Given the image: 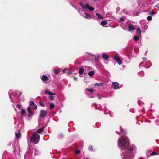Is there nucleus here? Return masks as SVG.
<instances>
[{"instance_id":"f257e3e1","label":"nucleus","mask_w":159,"mask_h":159,"mask_svg":"<svg viewBox=\"0 0 159 159\" xmlns=\"http://www.w3.org/2000/svg\"><path fill=\"white\" fill-rule=\"evenodd\" d=\"M118 143L119 148L121 150L126 149L129 145V140L125 136H122L119 139Z\"/></svg>"},{"instance_id":"f03ea898","label":"nucleus","mask_w":159,"mask_h":159,"mask_svg":"<svg viewBox=\"0 0 159 159\" xmlns=\"http://www.w3.org/2000/svg\"><path fill=\"white\" fill-rule=\"evenodd\" d=\"M31 141L35 144L38 143L40 140V135L35 133H34L31 137Z\"/></svg>"},{"instance_id":"7ed1b4c3","label":"nucleus","mask_w":159,"mask_h":159,"mask_svg":"<svg viewBox=\"0 0 159 159\" xmlns=\"http://www.w3.org/2000/svg\"><path fill=\"white\" fill-rule=\"evenodd\" d=\"M80 4L84 10H85L88 9L90 11H93L94 10V8L88 5L87 4H86L84 6L82 2H80Z\"/></svg>"},{"instance_id":"20e7f679","label":"nucleus","mask_w":159,"mask_h":159,"mask_svg":"<svg viewBox=\"0 0 159 159\" xmlns=\"http://www.w3.org/2000/svg\"><path fill=\"white\" fill-rule=\"evenodd\" d=\"M47 112L46 111L44 110H41L40 112V117H45L47 116Z\"/></svg>"},{"instance_id":"39448f33","label":"nucleus","mask_w":159,"mask_h":159,"mask_svg":"<svg viewBox=\"0 0 159 159\" xmlns=\"http://www.w3.org/2000/svg\"><path fill=\"white\" fill-rule=\"evenodd\" d=\"M114 59L120 65L122 64V61L121 59L117 55L114 56Z\"/></svg>"},{"instance_id":"423d86ee","label":"nucleus","mask_w":159,"mask_h":159,"mask_svg":"<svg viewBox=\"0 0 159 159\" xmlns=\"http://www.w3.org/2000/svg\"><path fill=\"white\" fill-rule=\"evenodd\" d=\"M111 86L115 90H116L119 87V84L117 82H113L112 83Z\"/></svg>"},{"instance_id":"0eeeda50","label":"nucleus","mask_w":159,"mask_h":159,"mask_svg":"<svg viewBox=\"0 0 159 159\" xmlns=\"http://www.w3.org/2000/svg\"><path fill=\"white\" fill-rule=\"evenodd\" d=\"M81 16L86 19H89L91 18V16L89 14L87 13L81 14Z\"/></svg>"},{"instance_id":"6e6552de","label":"nucleus","mask_w":159,"mask_h":159,"mask_svg":"<svg viewBox=\"0 0 159 159\" xmlns=\"http://www.w3.org/2000/svg\"><path fill=\"white\" fill-rule=\"evenodd\" d=\"M128 31H131L135 29V27L132 24H130L128 26Z\"/></svg>"},{"instance_id":"1a4fd4ad","label":"nucleus","mask_w":159,"mask_h":159,"mask_svg":"<svg viewBox=\"0 0 159 159\" xmlns=\"http://www.w3.org/2000/svg\"><path fill=\"white\" fill-rule=\"evenodd\" d=\"M27 111L28 112V117H32L33 115V114L31 112V107H29L27 108Z\"/></svg>"},{"instance_id":"9d476101","label":"nucleus","mask_w":159,"mask_h":159,"mask_svg":"<svg viewBox=\"0 0 159 159\" xmlns=\"http://www.w3.org/2000/svg\"><path fill=\"white\" fill-rule=\"evenodd\" d=\"M86 66H82L79 70V73L80 75H82L83 74L84 72V69L83 67H86Z\"/></svg>"},{"instance_id":"9b49d317","label":"nucleus","mask_w":159,"mask_h":159,"mask_svg":"<svg viewBox=\"0 0 159 159\" xmlns=\"http://www.w3.org/2000/svg\"><path fill=\"white\" fill-rule=\"evenodd\" d=\"M102 57L105 60H107L110 58L109 56L106 53L102 54Z\"/></svg>"},{"instance_id":"f8f14e48","label":"nucleus","mask_w":159,"mask_h":159,"mask_svg":"<svg viewBox=\"0 0 159 159\" xmlns=\"http://www.w3.org/2000/svg\"><path fill=\"white\" fill-rule=\"evenodd\" d=\"M41 79L43 81H48V78L47 76L44 75L42 77Z\"/></svg>"},{"instance_id":"ddd939ff","label":"nucleus","mask_w":159,"mask_h":159,"mask_svg":"<svg viewBox=\"0 0 159 159\" xmlns=\"http://www.w3.org/2000/svg\"><path fill=\"white\" fill-rule=\"evenodd\" d=\"M128 147H127V148L126 149H125L123 150H121L122 151L125 150V151H124V152H122V154L124 156H126L128 155L127 152L128 151Z\"/></svg>"},{"instance_id":"4468645a","label":"nucleus","mask_w":159,"mask_h":159,"mask_svg":"<svg viewBox=\"0 0 159 159\" xmlns=\"http://www.w3.org/2000/svg\"><path fill=\"white\" fill-rule=\"evenodd\" d=\"M44 128V127L43 126L42 127V128H40V129L37 130L36 131V133H40L42 132Z\"/></svg>"},{"instance_id":"2eb2a0df","label":"nucleus","mask_w":159,"mask_h":159,"mask_svg":"<svg viewBox=\"0 0 159 159\" xmlns=\"http://www.w3.org/2000/svg\"><path fill=\"white\" fill-rule=\"evenodd\" d=\"M134 40H139L141 39V36L140 34L137 36H134Z\"/></svg>"},{"instance_id":"dca6fc26","label":"nucleus","mask_w":159,"mask_h":159,"mask_svg":"<svg viewBox=\"0 0 159 159\" xmlns=\"http://www.w3.org/2000/svg\"><path fill=\"white\" fill-rule=\"evenodd\" d=\"M15 134L16 137L18 138H20L21 136V133L19 132V133H16Z\"/></svg>"},{"instance_id":"f3484780","label":"nucleus","mask_w":159,"mask_h":159,"mask_svg":"<svg viewBox=\"0 0 159 159\" xmlns=\"http://www.w3.org/2000/svg\"><path fill=\"white\" fill-rule=\"evenodd\" d=\"M95 73L94 71H90L88 74V75L89 76H92Z\"/></svg>"},{"instance_id":"a211bd4d","label":"nucleus","mask_w":159,"mask_h":159,"mask_svg":"<svg viewBox=\"0 0 159 159\" xmlns=\"http://www.w3.org/2000/svg\"><path fill=\"white\" fill-rule=\"evenodd\" d=\"M103 83L102 82L101 83H96L94 85L95 86H97L98 87H100L103 85Z\"/></svg>"},{"instance_id":"6ab92c4d","label":"nucleus","mask_w":159,"mask_h":159,"mask_svg":"<svg viewBox=\"0 0 159 159\" xmlns=\"http://www.w3.org/2000/svg\"><path fill=\"white\" fill-rule=\"evenodd\" d=\"M96 15L98 17V18L99 19H102L104 18L103 17L101 16L100 14L98 13H96Z\"/></svg>"},{"instance_id":"aec40b11","label":"nucleus","mask_w":159,"mask_h":159,"mask_svg":"<svg viewBox=\"0 0 159 159\" xmlns=\"http://www.w3.org/2000/svg\"><path fill=\"white\" fill-rule=\"evenodd\" d=\"M136 31L137 34H140L141 33V30L140 28H137L136 30Z\"/></svg>"},{"instance_id":"412c9836","label":"nucleus","mask_w":159,"mask_h":159,"mask_svg":"<svg viewBox=\"0 0 159 159\" xmlns=\"http://www.w3.org/2000/svg\"><path fill=\"white\" fill-rule=\"evenodd\" d=\"M107 24V22L106 21H102L101 22V25L103 26H105Z\"/></svg>"},{"instance_id":"4be33fe9","label":"nucleus","mask_w":159,"mask_h":159,"mask_svg":"<svg viewBox=\"0 0 159 159\" xmlns=\"http://www.w3.org/2000/svg\"><path fill=\"white\" fill-rule=\"evenodd\" d=\"M44 93L46 94L51 95V92L48 90H46L45 91Z\"/></svg>"},{"instance_id":"5701e85b","label":"nucleus","mask_w":159,"mask_h":159,"mask_svg":"<svg viewBox=\"0 0 159 159\" xmlns=\"http://www.w3.org/2000/svg\"><path fill=\"white\" fill-rule=\"evenodd\" d=\"M49 106L50 109H52L54 108L55 107V105L53 103H52L50 104Z\"/></svg>"},{"instance_id":"b1692460","label":"nucleus","mask_w":159,"mask_h":159,"mask_svg":"<svg viewBox=\"0 0 159 159\" xmlns=\"http://www.w3.org/2000/svg\"><path fill=\"white\" fill-rule=\"evenodd\" d=\"M59 70L58 69L54 70V72L56 74H59Z\"/></svg>"},{"instance_id":"393cba45","label":"nucleus","mask_w":159,"mask_h":159,"mask_svg":"<svg viewBox=\"0 0 159 159\" xmlns=\"http://www.w3.org/2000/svg\"><path fill=\"white\" fill-rule=\"evenodd\" d=\"M25 113V111L24 109H22L21 111V114L23 115Z\"/></svg>"},{"instance_id":"a878e982","label":"nucleus","mask_w":159,"mask_h":159,"mask_svg":"<svg viewBox=\"0 0 159 159\" xmlns=\"http://www.w3.org/2000/svg\"><path fill=\"white\" fill-rule=\"evenodd\" d=\"M86 89L88 91H89L90 92H92L94 91L93 89H88L86 88Z\"/></svg>"},{"instance_id":"bb28decb","label":"nucleus","mask_w":159,"mask_h":159,"mask_svg":"<svg viewBox=\"0 0 159 159\" xmlns=\"http://www.w3.org/2000/svg\"><path fill=\"white\" fill-rule=\"evenodd\" d=\"M80 150H75V154L76 155H78L80 154Z\"/></svg>"},{"instance_id":"cd10ccee","label":"nucleus","mask_w":159,"mask_h":159,"mask_svg":"<svg viewBox=\"0 0 159 159\" xmlns=\"http://www.w3.org/2000/svg\"><path fill=\"white\" fill-rule=\"evenodd\" d=\"M78 12L81 15V14H83V13H82L83 12V11L82 9L80 8L78 10Z\"/></svg>"},{"instance_id":"c85d7f7f","label":"nucleus","mask_w":159,"mask_h":159,"mask_svg":"<svg viewBox=\"0 0 159 159\" xmlns=\"http://www.w3.org/2000/svg\"><path fill=\"white\" fill-rule=\"evenodd\" d=\"M100 57V55H99L97 57H95V60L96 61H98L99 60V58Z\"/></svg>"},{"instance_id":"c756f323","label":"nucleus","mask_w":159,"mask_h":159,"mask_svg":"<svg viewBox=\"0 0 159 159\" xmlns=\"http://www.w3.org/2000/svg\"><path fill=\"white\" fill-rule=\"evenodd\" d=\"M128 151H130L131 152L133 150V147L131 146L129 147L128 148Z\"/></svg>"},{"instance_id":"7c9ffc66","label":"nucleus","mask_w":159,"mask_h":159,"mask_svg":"<svg viewBox=\"0 0 159 159\" xmlns=\"http://www.w3.org/2000/svg\"><path fill=\"white\" fill-rule=\"evenodd\" d=\"M30 105L31 106H34L35 104L34 102L33 101H30Z\"/></svg>"},{"instance_id":"2f4dec72","label":"nucleus","mask_w":159,"mask_h":159,"mask_svg":"<svg viewBox=\"0 0 159 159\" xmlns=\"http://www.w3.org/2000/svg\"><path fill=\"white\" fill-rule=\"evenodd\" d=\"M124 21V18L123 17H122L120 19L119 21L120 22H122Z\"/></svg>"},{"instance_id":"473e14b6","label":"nucleus","mask_w":159,"mask_h":159,"mask_svg":"<svg viewBox=\"0 0 159 159\" xmlns=\"http://www.w3.org/2000/svg\"><path fill=\"white\" fill-rule=\"evenodd\" d=\"M147 19L148 20L150 21L152 19V17L150 16H148L147 17Z\"/></svg>"},{"instance_id":"72a5a7b5","label":"nucleus","mask_w":159,"mask_h":159,"mask_svg":"<svg viewBox=\"0 0 159 159\" xmlns=\"http://www.w3.org/2000/svg\"><path fill=\"white\" fill-rule=\"evenodd\" d=\"M89 150L90 151H92L93 150L92 147L91 145H90L88 147Z\"/></svg>"},{"instance_id":"f704fd0d","label":"nucleus","mask_w":159,"mask_h":159,"mask_svg":"<svg viewBox=\"0 0 159 159\" xmlns=\"http://www.w3.org/2000/svg\"><path fill=\"white\" fill-rule=\"evenodd\" d=\"M120 130L121 131V133L122 134H126L125 132V131H124L123 129L121 128L120 129Z\"/></svg>"},{"instance_id":"c9c22d12","label":"nucleus","mask_w":159,"mask_h":159,"mask_svg":"<svg viewBox=\"0 0 159 159\" xmlns=\"http://www.w3.org/2000/svg\"><path fill=\"white\" fill-rule=\"evenodd\" d=\"M49 98H50V99L52 101L54 99V98L53 96H52V95H50L49 96Z\"/></svg>"},{"instance_id":"e433bc0d","label":"nucleus","mask_w":159,"mask_h":159,"mask_svg":"<svg viewBox=\"0 0 159 159\" xmlns=\"http://www.w3.org/2000/svg\"><path fill=\"white\" fill-rule=\"evenodd\" d=\"M39 104H40V105L42 107H44L45 106L44 103L43 102H39Z\"/></svg>"},{"instance_id":"4c0bfd02","label":"nucleus","mask_w":159,"mask_h":159,"mask_svg":"<svg viewBox=\"0 0 159 159\" xmlns=\"http://www.w3.org/2000/svg\"><path fill=\"white\" fill-rule=\"evenodd\" d=\"M156 14L153 11H151V12H150V14L151 15H155V14Z\"/></svg>"},{"instance_id":"58836bf2","label":"nucleus","mask_w":159,"mask_h":159,"mask_svg":"<svg viewBox=\"0 0 159 159\" xmlns=\"http://www.w3.org/2000/svg\"><path fill=\"white\" fill-rule=\"evenodd\" d=\"M148 26L146 25H144V26H143V29H145V30H146L148 29Z\"/></svg>"},{"instance_id":"ea45409f","label":"nucleus","mask_w":159,"mask_h":159,"mask_svg":"<svg viewBox=\"0 0 159 159\" xmlns=\"http://www.w3.org/2000/svg\"><path fill=\"white\" fill-rule=\"evenodd\" d=\"M157 155L156 153L155 152H153L151 154V155Z\"/></svg>"},{"instance_id":"a19ab883","label":"nucleus","mask_w":159,"mask_h":159,"mask_svg":"<svg viewBox=\"0 0 159 159\" xmlns=\"http://www.w3.org/2000/svg\"><path fill=\"white\" fill-rule=\"evenodd\" d=\"M17 107L19 109H21V107L20 105L19 104H17Z\"/></svg>"},{"instance_id":"79ce46f5","label":"nucleus","mask_w":159,"mask_h":159,"mask_svg":"<svg viewBox=\"0 0 159 159\" xmlns=\"http://www.w3.org/2000/svg\"><path fill=\"white\" fill-rule=\"evenodd\" d=\"M155 7H156L157 8H158V10H159V4H157L155 6Z\"/></svg>"},{"instance_id":"37998d69","label":"nucleus","mask_w":159,"mask_h":159,"mask_svg":"<svg viewBox=\"0 0 159 159\" xmlns=\"http://www.w3.org/2000/svg\"><path fill=\"white\" fill-rule=\"evenodd\" d=\"M34 109H36L37 108V106L36 104H34Z\"/></svg>"},{"instance_id":"c03bdc74","label":"nucleus","mask_w":159,"mask_h":159,"mask_svg":"<svg viewBox=\"0 0 159 159\" xmlns=\"http://www.w3.org/2000/svg\"><path fill=\"white\" fill-rule=\"evenodd\" d=\"M143 60L144 61H145L147 60V58L145 57H144L143 58Z\"/></svg>"},{"instance_id":"a18cd8bd","label":"nucleus","mask_w":159,"mask_h":159,"mask_svg":"<svg viewBox=\"0 0 159 159\" xmlns=\"http://www.w3.org/2000/svg\"><path fill=\"white\" fill-rule=\"evenodd\" d=\"M56 94L55 93L51 92V95L53 96V95H55Z\"/></svg>"},{"instance_id":"49530a36","label":"nucleus","mask_w":159,"mask_h":159,"mask_svg":"<svg viewBox=\"0 0 159 159\" xmlns=\"http://www.w3.org/2000/svg\"><path fill=\"white\" fill-rule=\"evenodd\" d=\"M98 98L99 99H101V96L100 95H98Z\"/></svg>"},{"instance_id":"de8ad7c7","label":"nucleus","mask_w":159,"mask_h":159,"mask_svg":"<svg viewBox=\"0 0 159 159\" xmlns=\"http://www.w3.org/2000/svg\"><path fill=\"white\" fill-rule=\"evenodd\" d=\"M66 69L65 68L63 70V73H65L66 72Z\"/></svg>"},{"instance_id":"09e8293b","label":"nucleus","mask_w":159,"mask_h":159,"mask_svg":"<svg viewBox=\"0 0 159 159\" xmlns=\"http://www.w3.org/2000/svg\"><path fill=\"white\" fill-rule=\"evenodd\" d=\"M74 80H75V81H76L77 80V78L76 77H74Z\"/></svg>"},{"instance_id":"8fccbe9b","label":"nucleus","mask_w":159,"mask_h":159,"mask_svg":"<svg viewBox=\"0 0 159 159\" xmlns=\"http://www.w3.org/2000/svg\"><path fill=\"white\" fill-rule=\"evenodd\" d=\"M141 1V0H138L137 1V2H138V4H139L140 3Z\"/></svg>"},{"instance_id":"3c124183","label":"nucleus","mask_w":159,"mask_h":159,"mask_svg":"<svg viewBox=\"0 0 159 159\" xmlns=\"http://www.w3.org/2000/svg\"><path fill=\"white\" fill-rule=\"evenodd\" d=\"M140 13V12L139 11L138 12L136 15V16H138V15H139Z\"/></svg>"},{"instance_id":"603ef678","label":"nucleus","mask_w":159,"mask_h":159,"mask_svg":"<svg viewBox=\"0 0 159 159\" xmlns=\"http://www.w3.org/2000/svg\"><path fill=\"white\" fill-rule=\"evenodd\" d=\"M71 73H72V72H71V71H69V72H68V73H68V75H70V74H71Z\"/></svg>"},{"instance_id":"864d4df0","label":"nucleus","mask_w":159,"mask_h":159,"mask_svg":"<svg viewBox=\"0 0 159 159\" xmlns=\"http://www.w3.org/2000/svg\"><path fill=\"white\" fill-rule=\"evenodd\" d=\"M126 10L123 9V12H124V13H126Z\"/></svg>"},{"instance_id":"5fc2aeb1","label":"nucleus","mask_w":159,"mask_h":159,"mask_svg":"<svg viewBox=\"0 0 159 159\" xmlns=\"http://www.w3.org/2000/svg\"><path fill=\"white\" fill-rule=\"evenodd\" d=\"M119 8H117V11L119 10Z\"/></svg>"},{"instance_id":"6e6d98bb","label":"nucleus","mask_w":159,"mask_h":159,"mask_svg":"<svg viewBox=\"0 0 159 159\" xmlns=\"http://www.w3.org/2000/svg\"><path fill=\"white\" fill-rule=\"evenodd\" d=\"M90 69V70H92V68L90 67H89Z\"/></svg>"},{"instance_id":"4d7b16f0","label":"nucleus","mask_w":159,"mask_h":159,"mask_svg":"<svg viewBox=\"0 0 159 159\" xmlns=\"http://www.w3.org/2000/svg\"><path fill=\"white\" fill-rule=\"evenodd\" d=\"M122 28H123V29H125L123 27H122Z\"/></svg>"}]
</instances>
